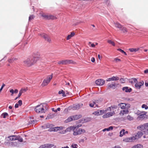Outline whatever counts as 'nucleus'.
Masks as SVG:
<instances>
[{"label":"nucleus","instance_id":"f257e3e1","mask_svg":"<svg viewBox=\"0 0 148 148\" xmlns=\"http://www.w3.org/2000/svg\"><path fill=\"white\" fill-rule=\"evenodd\" d=\"M36 60L32 57H29L27 58L23 61L24 64L27 66H30L36 63Z\"/></svg>","mask_w":148,"mask_h":148},{"label":"nucleus","instance_id":"f03ea898","mask_svg":"<svg viewBox=\"0 0 148 148\" xmlns=\"http://www.w3.org/2000/svg\"><path fill=\"white\" fill-rule=\"evenodd\" d=\"M114 24L116 28H118L120 30L122 31L123 33H126L127 32V28L124 27L123 25L118 22H114Z\"/></svg>","mask_w":148,"mask_h":148},{"label":"nucleus","instance_id":"7ed1b4c3","mask_svg":"<svg viewBox=\"0 0 148 148\" xmlns=\"http://www.w3.org/2000/svg\"><path fill=\"white\" fill-rule=\"evenodd\" d=\"M138 128L141 130L145 134H148V123L140 125L138 127Z\"/></svg>","mask_w":148,"mask_h":148},{"label":"nucleus","instance_id":"20e7f679","mask_svg":"<svg viewBox=\"0 0 148 148\" xmlns=\"http://www.w3.org/2000/svg\"><path fill=\"white\" fill-rule=\"evenodd\" d=\"M53 77V74L51 75L47 76V77L45 79L41 84V86L44 87L47 85L50 82L51 80L52 79Z\"/></svg>","mask_w":148,"mask_h":148},{"label":"nucleus","instance_id":"39448f33","mask_svg":"<svg viewBox=\"0 0 148 148\" xmlns=\"http://www.w3.org/2000/svg\"><path fill=\"white\" fill-rule=\"evenodd\" d=\"M44 106L42 104L36 106L35 108V111L37 113H45V110L44 109Z\"/></svg>","mask_w":148,"mask_h":148},{"label":"nucleus","instance_id":"423d86ee","mask_svg":"<svg viewBox=\"0 0 148 148\" xmlns=\"http://www.w3.org/2000/svg\"><path fill=\"white\" fill-rule=\"evenodd\" d=\"M83 104H73V106H69L68 108L69 110H75L79 109L81 108L83 106Z\"/></svg>","mask_w":148,"mask_h":148},{"label":"nucleus","instance_id":"0eeeda50","mask_svg":"<svg viewBox=\"0 0 148 148\" xmlns=\"http://www.w3.org/2000/svg\"><path fill=\"white\" fill-rule=\"evenodd\" d=\"M118 106L122 109H129L130 107V104L125 103H119L118 104Z\"/></svg>","mask_w":148,"mask_h":148},{"label":"nucleus","instance_id":"6e6552de","mask_svg":"<svg viewBox=\"0 0 148 148\" xmlns=\"http://www.w3.org/2000/svg\"><path fill=\"white\" fill-rule=\"evenodd\" d=\"M85 132V130L82 129H79L78 130H74L73 133V135L74 136H77L84 133Z\"/></svg>","mask_w":148,"mask_h":148},{"label":"nucleus","instance_id":"1a4fd4ad","mask_svg":"<svg viewBox=\"0 0 148 148\" xmlns=\"http://www.w3.org/2000/svg\"><path fill=\"white\" fill-rule=\"evenodd\" d=\"M81 126V125H80V126L79 125H77V126H71L67 128L65 131L63 133H65L66 132H70L72 130L74 132V130H75L76 128H78L80 127Z\"/></svg>","mask_w":148,"mask_h":148},{"label":"nucleus","instance_id":"9d476101","mask_svg":"<svg viewBox=\"0 0 148 148\" xmlns=\"http://www.w3.org/2000/svg\"><path fill=\"white\" fill-rule=\"evenodd\" d=\"M38 35L41 37L43 38L45 40L47 41L48 42H50L51 40L47 34L44 33L40 34Z\"/></svg>","mask_w":148,"mask_h":148},{"label":"nucleus","instance_id":"9b49d317","mask_svg":"<svg viewBox=\"0 0 148 148\" xmlns=\"http://www.w3.org/2000/svg\"><path fill=\"white\" fill-rule=\"evenodd\" d=\"M117 87L116 84L112 82V83H108L107 86L108 89H115Z\"/></svg>","mask_w":148,"mask_h":148},{"label":"nucleus","instance_id":"f8f14e48","mask_svg":"<svg viewBox=\"0 0 148 148\" xmlns=\"http://www.w3.org/2000/svg\"><path fill=\"white\" fill-rule=\"evenodd\" d=\"M144 82L143 81H140L139 82H137L135 85V87L137 89H139L143 85Z\"/></svg>","mask_w":148,"mask_h":148},{"label":"nucleus","instance_id":"ddd939ff","mask_svg":"<svg viewBox=\"0 0 148 148\" xmlns=\"http://www.w3.org/2000/svg\"><path fill=\"white\" fill-rule=\"evenodd\" d=\"M115 114L114 112L113 111V112H109L105 114L102 116L103 118H106L111 116H112Z\"/></svg>","mask_w":148,"mask_h":148},{"label":"nucleus","instance_id":"4468645a","mask_svg":"<svg viewBox=\"0 0 148 148\" xmlns=\"http://www.w3.org/2000/svg\"><path fill=\"white\" fill-rule=\"evenodd\" d=\"M105 83V81L102 79H99L95 81V84L98 85L102 86Z\"/></svg>","mask_w":148,"mask_h":148},{"label":"nucleus","instance_id":"2eb2a0df","mask_svg":"<svg viewBox=\"0 0 148 148\" xmlns=\"http://www.w3.org/2000/svg\"><path fill=\"white\" fill-rule=\"evenodd\" d=\"M119 79V78L117 76H113L112 77L108 78L106 81L107 82H110L111 81H117Z\"/></svg>","mask_w":148,"mask_h":148},{"label":"nucleus","instance_id":"dca6fc26","mask_svg":"<svg viewBox=\"0 0 148 148\" xmlns=\"http://www.w3.org/2000/svg\"><path fill=\"white\" fill-rule=\"evenodd\" d=\"M142 114H141L138 117V118L140 120H142L144 119L146 116L147 112H143Z\"/></svg>","mask_w":148,"mask_h":148},{"label":"nucleus","instance_id":"f3484780","mask_svg":"<svg viewBox=\"0 0 148 148\" xmlns=\"http://www.w3.org/2000/svg\"><path fill=\"white\" fill-rule=\"evenodd\" d=\"M129 109H123L121 111L119 114L121 116H123L124 114H127L129 113Z\"/></svg>","mask_w":148,"mask_h":148},{"label":"nucleus","instance_id":"a211bd4d","mask_svg":"<svg viewBox=\"0 0 148 148\" xmlns=\"http://www.w3.org/2000/svg\"><path fill=\"white\" fill-rule=\"evenodd\" d=\"M40 54L39 53H34L32 55V57H31L33 58L36 60V59H38L40 58Z\"/></svg>","mask_w":148,"mask_h":148},{"label":"nucleus","instance_id":"6ab92c4d","mask_svg":"<svg viewBox=\"0 0 148 148\" xmlns=\"http://www.w3.org/2000/svg\"><path fill=\"white\" fill-rule=\"evenodd\" d=\"M123 141L125 142H133L132 137L125 138L123 139Z\"/></svg>","mask_w":148,"mask_h":148},{"label":"nucleus","instance_id":"aec40b11","mask_svg":"<svg viewBox=\"0 0 148 148\" xmlns=\"http://www.w3.org/2000/svg\"><path fill=\"white\" fill-rule=\"evenodd\" d=\"M8 138H9L10 140H14L18 139V137L15 136H8Z\"/></svg>","mask_w":148,"mask_h":148},{"label":"nucleus","instance_id":"412c9836","mask_svg":"<svg viewBox=\"0 0 148 148\" xmlns=\"http://www.w3.org/2000/svg\"><path fill=\"white\" fill-rule=\"evenodd\" d=\"M58 64L60 65H61L67 64L66 60H64L59 61L58 62Z\"/></svg>","mask_w":148,"mask_h":148},{"label":"nucleus","instance_id":"4be33fe9","mask_svg":"<svg viewBox=\"0 0 148 148\" xmlns=\"http://www.w3.org/2000/svg\"><path fill=\"white\" fill-rule=\"evenodd\" d=\"M123 90H125L126 92H130L132 91V89L131 88H129L128 87H125L122 88Z\"/></svg>","mask_w":148,"mask_h":148},{"label":"nucleus","instance_id":"5701e85b","mask_svg":"<svg viewBox=\"0 0 148 148\" xmlns=\"http://www.w3.org/2000/svg\"><path fill=\"white\" fill-rule=\"evenodd\" d=\"M75 35V33L73 32H71L70 34L67 37L66 40H69L73 36Z\"/></svg>","mask_w":148,"mask_h":148},{"label":"nucleus","instance_id":"b1692460","mask_svg":"<svg viewBox=\"0 0 148 148\" xmlns=\"http://www.w3.org/2000/svg\"><path fill=\"white\" fill-rule=\"evenodd\" d=\"M66 63L67 64H76V62L73 61L72 60H66Z\"/></svg>","mask_w":148,"mask_h":148},{"label":"nucleus","instance_id":"393cba45","mask_svg":"<svg viewBox=\"0 0 148 148\" xmlns=\"http://www.w3.org/2000/svg\"><path fill=\"white\" fill-rule=\"evenodd\" d=\"M57 18L54 16L49 14L48 20H54L56 19Z\"/></svg>","mask_w":148,"mask_h":148},{"label":"nucleus","instance_id":"a878e982","mask_svg":"<svg viewBox=\"0 0 148 148\" xmlns=\"http://www.w3.org/2000/svg\"><path fill=\"white\" fill-rule=\"evenodd\" d=\"M143 146L140 144H137L133 146L131 148H143Z\"/></svg>","mask_w":148,"mask_h":148},{"label":"nucleus","instance_id":"bb28decb","mask_svg":"<svg viewBox=\"0 0 148 148\" xmlns=\"http://www.w3.org/2000/svg\"><path fill=\"white\" fill-rule=\"evenodd\" d=\"M73 120H77V119L80 117H81V116L80 115H74L72 116Z\"/></svg>","mask_w":148,"mask_h":148},{"label":"nucleus","instance_id":"cd10ccee","mask_svg":"<svg viewBox=\"0 0 148 148\" xmlns=\"http://www.w3.org/2000/svg\"><path fill=\"white\" fill-rule=\"evenodd\" d=\"M17 60V58H11L8 60V61L10 63H12L14 61L16 60Z\"/></svg>","mask_w":148,"mask_h":148},{"label":"nucleus","instance_id":"c85d7f7f","mask_svg":"<svg viewBox=\"0 0 148 148\" xmlns=\"http://www.w3.org/2000/svg\"><path fill=\"white\" fill-rule=\"evenodd\" d=\"M95 104L96 103L95 101H91L89 102V105L90 107L93 108Z\"/></svg>","mask_w":148,"mask_h":148},{"label":"nucleus","instance_id":"c756f323","mask_svg":"<svg viewBox=\"0 0 148 148\" xmlns=\"http://www.w3.org/2000/svg\"><path fill=\"white\" fill-rule=\"evenodd\" d=\"M26 90L25 89H21L19 92V93L18 95V97H19L24 92V91H25Z\"/></svg>","mask_w":148,"mask_h":148},{"label":"nucleus","instance_id":"7c9ffc66","mask_svg":"<svg viewBox=\"0 0 148 148\" xmlns=\"http://www.w3.org/2000/svg\"><path fill=\"white\" fill-rule=\"evenodd\" d=\"M58 94H62V96L63 97L66 96V95H65V92L62 90L59 91L58 92Z\"/></svg>","mask_w":148,"mask_h":148},{"label":"nucleus","instance_id":"2f4dec72","mask_svg":"<svg viewBox=\"0 0 148 148\" xmlns=\"http://www.w3.org/2000/svg\"><path fill=\"white\" fill-rule=\"evenodd\" d=\"M49 14H46L45 13L42 14L41 16L46 19L48 20Z\"/></svg>","mask_w":148,"mask_h":148},{"label":"nucleus","instance_id":"473e14b6","mask_svg":"<svg viewBox=\"0 0 148 148\" xmlns=\"http://www.w3.org/2000/svg\"><path fill=\"white\" fill-rule=\"evenodd\" d=\"M73 120V118L72 116H71L69 117L67 119L65 120L66 123H68L71 121Z\"/></svg>","mask_w":148,"mask_h":148},{"label":"nucleus","instance_id":"72a5a7b5","mask_svg":"<svg viewBox=\"0 0 148 148\" xmlns=\"http://www.w3.org/2000/svg\"><path fill=\"white\" fill-rule=\"evenodd\" d=\"M125 130L124 129H122L120 132V137H122L123 135H125Z\"/></svg>","mask_w":148,"mask_h":148},{"label":"nucleus","instance_id":"f704fd0d","mask_svg":"<svg viewBox=\"0 0 148 148\" xmlns=\"http://www.w3.org/2000/svg\"><path fill=\"white\" fill-rule=\"evenodd\" d=\"M10 144L12 147H14L16 146L18 144V143L16 142H11L10 143Z\"/></svg>","mask_w":148,"mask_h":148},{"label":"nucleus","instance_id":"c9c22d12","mask_svg":"<svg viewBox=\"0 0 148 148\" xmlns=\"http://www.w3.org/2000/svg\"><path fill=\"white\" fill-rule=\"evenodd\" d=\"M113 129L112 126H110L109 127L107 128H105L103 130V132H105L106 131H109L110 130H112Z\"/></svg>","mask_w":148,"mask_h":148},{"label":"nucleus","instance_id":"e433bc0d","mask_svg":"<svg viewBox=\"0 0 148 148\" xmlns=\"http://www.w3.org/2000/svg\"><path fill=\"white\" fill-rule=\"evenodd\" d=\"M117 108V106H111L110 107H108L107 109V110H109V109H110V110H111V109H116Z\"/></svg>","mask_w":148,"mask_h":148},{"label":"nucleus","instance_id":"4c0bfd02","mask_svg":"<svg viewBox=\"0 0 148 148\" xmlns=\"http://www.w3.org/2000/svg\"><path fill=\"white\" fill-rule=\"evenodd\" d=\"M108 110H100L99 111V113L100 115H101L105 113Z\"/></svg>","mask_w":148,"mask_h":148},{"label":"nucleus","instance_id":"58836bf2","mask_svg":"<svg viewBox=\"0 0 148 148\" xmlns=\"http://www.w3.org/2000/svg\"><path fill=\"white\" fill-rule=\"evenodd\" d=\"M107 42L108 43L112 45L113 46H115V45L114 42L111 40H108L107 41Z\"/></svg>","mask_w":148,"mask_h":148},{"label":"nucleus","instance_id":"ea45409f","mask_svg":"<svg viewBox=\"0 0 148 148\" xmlns=\"http://www.w3.org/2000/svg\"><path fill=\"white\" fill-rule=\"evenodd\" d=\"M133 142L136 140L138 139L139 137H138V135L136 134L134 136L132 137Z\"/></svg>","mask_w":148,"mask_h":148},{"label":"nucleus","instance_id":"a19ab883","mask_svg":"<svg viewBox=\"0 0 148 148\" xmlns=\"http://www.w3.org/2000/svg\"><path fill=\"white\" fill-rule=\"evenodd\" d=\"M137 135H138L139 138H140L143 135V133L140 132H138L137 133Z\"/></svg>","mask_w":148,"mask_h":148},{"label":"nucleus","instance_id":"79ce46f5","mask_svg":"<svg viewBox=\"0 0 148 148\" xmlns=\"http://www.w3.org/2000/svg\"><path fill=\"white\" fill-rule=\"evenodd\" d=\"M143 112V111L141 112L140 111L138 110L136 111V112H135V113L137 115L140 116L141 114L143 113H142Z\"/></svg>","mask_w":148,"mask_h":148},{"label":"nucleus","instance_id":"37998d69","mask_svg":"<svg viewBox=\"0 0 148 148\" xmlns=\"http://www.w3.org/2000/svg\"><path fill=\"white\" fill-rule=\"evenodd\" d=\"M129 50L131 52H133L134 51L136 52L138 50H137L136 49L130 48L129 49Z\"/></svg>","mask_w":148,"mask_h":148},{"label":"nucleus","instance_id":"c03bdc74","mask_svg":"<svg viewBox=\"0 0 148 148\" xmlns=\"http://www.w3.org/2000/svg\"><path fill=\"white\" fill-rule=\"evenodd\" d=\"M2 116H3V117L4 118H6V116L8 115V114L7 113L4 112L2 114Z\"/></svg>","mask_w":148,"mask_h":148},{"label":"nucleus","instance_id":"a18cd8bd","mask_svg":"<svg viewBox=\"0 0 148 148\" xmlns=\"http://www.w3.org/2000/svg\"><path fill=\"white\" fill-rule=\"evenodd\" d=\"M93 114L95 115L99 116V110H97L94 112Z\"/></svg>","mask_w":148,"mask_h":148},{"label":"nucleus","instance_id":"49530a36","mask_svg":"<svg viewBox=\"0 0 148 148\" xmlns=\"http://www.w3.org/2000/svg\"><path fill=\"white\" fill-rule=\"evenodd\" d=\"M46 146H47L48 148H51L54 146V145L51 144H46Z\"/></svg>","mask_w":148,"mask_h":148},{"label":"nucleus","instance_id":"de8ad7c7","mask_svg":"<svg viewBox=\"0 0 148 148\" xmlns=\"http://www.w3.org/2000/svg\"><path fill=\"white\" fill-rule=\"evenodd\" d=\"M34 18V15H31L29 17V21L33 19Z\"/></svg>","mask_w":148,"mask_h":148},{"label":"nucleus","instance_id":"09e8293b","mask_svg":"<svg viewBox=\"0 0 148 148\" xmlns=\"http://www.w3.org/2000/svg\"><path fill=\"white\" fill-rule=\"evenodd\" d=\"M120 81L121 83H123L125 82V80L124 78H121L120 79Z\"/></svg>","mask_w":148,"mask_h":148},{"label":"nucleus","instance_id":"8fccbe9b","mask_svg":"<svg viewBox=\"0 0 148 148\" xmlns=\"http://www.w3.org/2000/svg\"><path fill=\"white\" fill-rule=\"evenodd\" d=\"M142 108H145V109H147L148 108V107L145 104H143L142 106Z\"/></svg>","mask_w":148,"mask_h":148},{"label":"nucleus","instance_id":"3c124183","mask_svg":"<svg viewBox=\"0 0 148 148\" xmlns=\"http://www.w3.org/2000/svg\"><path fill=\"white\" fill-rule=\"evenodd\" d=\"M132 80L133 81V82L135 84L137 82V80L136 78H132Z\"/></svg>","mask_w":148,"mask_h":148},{"label":"nucleus","instance_id":"603ef678","mask_svg":"<svg viewBox=\"0 0 148 148\" xmlns=\"http://www.w3.org/2000/svg\"><path fill=\"white\" fill-rule=\"evenodd\" d=\"M127 119L130 120H131L133 119V118L130 116L128 115L127 116Z\"/></svg>","mask_w":148,"mask_h":148},{"label":"nucleus","instance_id":"864d4df0","mask_svg":"<svg viewBox=\"0 0 148 148\" xmlns=\"http://www.w3.org/2000/svg\"><path fill=\"white\" fill-rule=\"evenodd\" d=\"M53 129L54 132L57 131L58 130V127H56L53 128Z\"/></svg>","mask_w":148,"mask_h":148},{"label":"nucleus","instance_id":"5fc2aeb1","mask_svg":"<svg viewBox=\"0 0 148 148\" xmlns=\"http://www.w3.org/2000/svg\"><path fill=\"white\" fill-rule=\"evenodd\" d=\"M17 103L18 104V105H19V106H21L22 104V100H19L17 102Z\"/></svg>","mask_w":148,"mask_h":148},{"label":"nucleus","instance_id":"6e6d98bb","mask_svg":"<svg viewBox=\"0 0 148 148\" xmlns=\"http://www.w3.org/2000/svg\"><path fill=\"white\" fill-rule=\"evenodd\" d=\"M10 92L11 93V96H13L14 93V90L13 89H12L10 90Z\"/></svg>","mask_w":148,"mask_h":148},{"label":"nucleus","instance_id":"4d7b16f0","mask_svg":"<svg viewBox=\"0 0 148 148\" xmlns=\"http://www.w3.org/2000/svg\"><path fill=\"white\" fill-rule=\"evenodd\" d=\"M34 121H34V120L31 121H30L29 122V123H28V124L29 125H30V124H32L33 123H34Z\"/></svg>","mask_w":148,"mask_h":148},{"label":"nucleus","instance_id":"13d9d810","mask_svg":"<svg viewBox=\"0 0 148 148\" xmlns=\"http://www.w3.org/2000/svg\"><path fill=\"white\" fill-rule=\"evenodd\" d=\"M114 60L116 62L121 61V60L117 58H116L114 59Z\"/></svg>","mask_w":148,"mask_h":148},{"label":"nucleus","instance_id":"bf43d9fd","mask_svg":"<svg viewBox=\"0 0 148 148\" xmlns=\"http://www.w3.org/2000/svg\"><path fill=\"white\" fill-rule=\"evenodd\" d=\"M17 140H18V141H19L20 142H23V139L22 138H18V139Z\"/></svg>","mask_w":148,"mask_h":148},{"label":"nucleus","instance_id":"052dcab7","mask_svg":"<svg viewBox=\"0 0 148 148\" xmlns=\"http://www.w3.org/2000/svg\"><path fill=\"white\" fill-rule=\"evenodd\" d=\"M91 61L92 62H94L95 61V60L94 58L92 57L91 58Z\"/></svg>","mask_w":148,"mask_h":148},{"label":"nucleus","instance_id":"680f3d73","mask_svg":"<svg viewBox=\"0 0 148 148\" xmlns=\"http://www.w3.org/2000/svg\"><path fill=\"white\" fill-rule=\"evenodd\" d=\"M117 50L122 53H123L124 52V51L123 50L120 49H117Z\"/></svg>","mask_w":148,"mask_h":148},{"label":"nucleus","instance_id":"e2e57ef3","mask_svg":"<svg viewBox=\"0 0 148 148\" xmlns=\"http://www.w3.org/2000/svg\"><path fill=\"white\" fill-rule=\"evenodd\" d=\"M19 105L17 103L15 105V107L16 108H18V107Z\"/></svg>","mask_w":148,"mask_h":148},{"label":"nucleus","instance_id":"0e129e2a","mask_svg":"<svg viewBox=\"0 0 148 148\" xmlns=\"http://www.w3.org/2000/svg\"><path fill=\"white\" fill-rule=\"evenodd\" d=\"M144 73L145 74L148 73V69L145 70L144 71Z\"/></svg>","mask_w":148,"mask_h":148},{"label":"nucleus","instance_id":"69168bd1","mask_svg":"<svg viewBox=\"0 0 148 148\" xmlns=\"http://www.w3.org/2000/svg\"><path fill=\"white\" fill-rule=\"evenodd\" d=\"M76 146H77V145L75 144L74 145H72V146L73 148H77V147H76Z\"/></svg>","mask_w":148,"mask_h":148},{"label":"nucleus","instance_id":"338daca9","mask_svg":"<svg viewBox=\"0 0 148 148\" xmlns=\"http://www.w3.org/2000/svg\"><path fill=\"white\" fill-rule=\"evenodd\" d=\"M112 148H121L120 146H115V147H112Z\"/></svg>","mask_w":148,"mask_h":148},{"label":"nucleus","instance_id":"774afa93","mask_svg":"<svg viewBox=\"0 0 148 148\" xmlns=\"http://www.w3.org/2000/svg\"><path fill=\"white\" fill-rule=\"evenodd\" d=\"M45 146L44 145H42L40 146L39 148H45Z\"/></svg>","mask_w":148,"mask_h":148}]
</instances>
